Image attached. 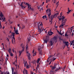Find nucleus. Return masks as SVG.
Instances as JSON below:
<instances>
[{
	"instance_id": "obj_53",
	"label": "nucleus",
	"mask_w": 74,
	"mask_h": 74,
	"mask_svg": "<svg viewBox=\"0 0 74 74\" xmlns=\"http://www.w3.org/2000/svg\"><path fill=\"white\" fill-rule=\"evenodd\" d=\"M40 24L41 25V24H40V23H39L38 24H37V25L38 26V25H39V26H40Z\"/></svg>"
},
{
	"instance_id": "obj_15",
	"label": "nucleus",
	"mask_w": 74,
	"mask_h": 74,
	"mask_svg": "<svg viewBox=\"0 0 74 74\" xmlns=\"http://www.w3.org/2000/svg\"><path fill=\"white\" fill-rule=\"evenodd\" d=\"M15 31L16 34H19V33H18V29H17L16 30H15Z\"/></svg>"
},
{
	"instance_id": "obj_16",
	"label": "nucleus",
	"mask_w": 74,
	"mask_h": 74,
	"mask_svg": "<svg viewBox=\"0 0 74 74\" xmlns=\"http://www.w3.org/2000/svg\"><path fill=\"white\" fill-rule=\"evenodd\" d=\"M24 51H23L22 50L21 51H19V56H20L21 55V54H22V53Z\"/></svg>"
},
{
	"instance_id": "obj_29",
	"label": "nucleus",
	"mask_w": 74,
	"mask_h": 74,
	"mask_svg": "<svg viewBox=\"0 0 74 74\" xmlns=\"http://www.w3.org/2000/svg\"><path fill=\"white\" fill-rule=\"evenodd\" d=\"M22 48H23L22 49V51H24V50H25V47H24V46H23L22 47Z\"/></svg>"
},
{
	"instance_id": "obj_61",
	"label": "nucleus",
	"mask_w": 74,
	"mask_h": 74,
	"mask_svg": "<svg viewBox=\"0 0 74 74\" xmlns=\"http://www.w3.org/2000/svg\"><path fill=\"white\" fill-rule=\"evenodd\" d=\"M38 14V13H35V15H37V14Z\"/></svg>"
},
{
	"instance_id": "obj_44",
	"label": "nucleus",
	"mask_w": 74,
	"mask_h": 74,
	"mask_svg": "<svg viewBox=\"0 0 74 74\" xmlns=\"http://www.w3.org/2000/svg\"><path fill=\"white\" fill-rule=\"evenodd\" d=\"M39 64H38V65H37V68H38V67H39Z\"/></svg>"
},
{
	"instance_id": "obj_24",
	"label": "nucleus",
	"mask_w": 74,
	"mask_h": 74,
	"mask_svg": "<svg viewBox=\"0 0 74 74\" xmlns=\"http://www.w3.org/2000/svg\"><path fill=\"white\" fill-rule=\"evenodd\" d=\"M64 18H65V17H62V22H63V21H64V20H65V19H64Z\"/></svg>"
},
{
	"instance_id": "obj_62",
	"label": "nucleus",
	"mask_w": 74,
	"mask_h": 74,
	"mask_svg": "<svg viewBox=\"0 0 74 74\" xmlns=\"http://www.w3.org/2000/svg\"><path fill=\"white\" fill-rule=\"evenodd\" d=\"M71 10H69L68 11H69V12H71Z\"/></svg>"
},
{
	"instance_id": "obj_34",
	"label": "nucleus",
	"mask_w": 74,
	"mask_h": 74,
	"mask_svg": "<svg viewBox=\"0 0 74 74\" xmlns=\"http://www.w3.org/2000/svg\"><path fill=\"white\" fill-rule=\"evenodd\" d=\"M57 38L56 36H55L53 38V39H54V40H56Z\"/></svg>"
},
{
	"instance_id": "obj_10",
	"label": "nucleus",
	"mask_w": 74,
	"mask_h": 74,
	"mask_svg": "<svg viewBox=\"0 0 74 74\" xmlns=\"http://www.w3.org/2000/svg\"><path fill=\"white\" fill-rule=\"evenodd\" d=\"M62 41L63 42V43H64L65 44H66L67 45V46H69V45H67V44L69 43V42H66L65 41H64V40H62Z\"/></svg>"
},
{
	"instance_id": "obj_12",
	"label": "nucleus",
	"mask_w": 74,
	"mask_h": 74,
	"mask_svg": "<svg viewBox=\"0 0 74 74\" xmlns=\"http://www.w3.org/2000/svg\"><path fill=\"white\" fill-rule=\"evenodd\" d=\"M52 56H49L48 59L47 60V62H48H48H50L51 61V60L49 59V58H51Z\"/></svg>"
},
{
	"instance_id": "obj_26",
	"label": "nucleus",
	"mask_w": 74,
	"mask_h": 74,
	"mask_svg": "<svg viewBox=\"0 0 74 74\" xmlns=\"http://www.w3.org/2000/svg\"><path fill=\"white\" fill-rule=\"evenodd\" d=\"M32 64H35V63H36V61H32Z\"/></svg>"
},
{
	"instance_id": "obj_21",
	"label": "nucleus",
	"mask_w": 74,
	"mask_h": 74,
	"mask_svg": "<svg viewBox=\"0 0 74 74\" xmlns=\"http://www.w3.org/2000/svg\"><path fill=\"white\" fill-rule=\"evenodd\" d=\"M8 51L9 53H11V48H9L8 50Z\"/></svg>"
},
{
	"instance_id": "obj_30",
	"label": "nucleus",
	"mask_w": 74,
	"mask_h": 74,
	"mask_svg": "<svg viewBox=\"0 0 74 74\" xmlns=\"http://www.w3.org/2000/svg\"><path fill=\"white\" fill-rule=\"evenodd\" d=\"M25 26L24 25H23L22 26V29H25Z\"/></svg>"
},
{
	"instance_id": "obj_63",
	"label": "nucleus",
	"mask_w": 74,
	"mask_h": 74,
	"mask_svg": "<svg viewBox=\"0 0 74 74\" xmlns=\"http://www.w3.org/2000/svg\"><path fill=\"white\" fill-rule=\"evenodd\" d=\"M6 56L7 57H8V56H9L8 54H7V55Z\"/></svg>"
},
{
	"instance_id": "obj_5",
	"label": "nucleus",
	"mask_w": 74,
	"mask_h": 74,
	"mask_svg": "<svg viewBox=\"0 0 74 74\" xmlns=\"http://www.w3.org/2000/svg\"><path fill=\"white\" fill-rule=\"evenodd\" d=\"M66 21L67 19H65L64 21H63V22H62V25H60L59 26V27H63V26H64V25H65V23H66Z\"/></svg>"
},
{
	"instance_id": "obj_55",
	"label": "nucleus",
	"mask_w": 74,
	"mask_h": 74,
	"mask_svg": "<svg viewBox=\"0 0 74 74\" xmlns=\"http://www.w3.org/2000/svg\"><path fill=\"white\" fill-rule=\"evenodd\" d=\"M38 61H39V62H40V59L38 58Z\"/></svg>"
},
{
	"instance_id": "obj_13",
	"label": "nucleus",
	"mask_w": 74,
	"mask_h": 74,
	"mask_svg": "<svg viewBox=\"0 0 74 74\" xmlns=\"http://www.w3.org/2000/svg\"><path fill=\"white\" fill-rule=\"evenodd\" d=\"M56 65H54L53 66L52 68H51V69L52 70H53L56 67Z\"/></svg>"
},
{
	"instance_id": "obj_2",
	"label": "nucleus",
	"mask_w": 74,
	"mask_h": 74,
	"mask_svg": "<svg viewBox=\"0 0 74 74\" xmlns=\"http://www.w3.org/2000/svg\"><path fill=\"white\" fill-rule=\"evenodd\" d=\"M0 16L1 17V19H2L3 22H4L5 21V17H4V15L2 13V12H1L0 11Z\"/></svg>"
},
{
	"instance_id": "obj_9",
	"label": "nucleus",
	"mask_w": 74,
	"mask_h": 74,
	"mask_svg": "<svg viewBox=\"0 0 74 74\" xmlns=\"http://www.w3.org/2000/svg\"><path fill=\"white\" fill-rule=\"evenodd\" d=\"M60 69H62V67L59 66L58 68H57L55 70V71H58L59 70H60Z\"/></svg>"
},
{
	"instance_id": "obj_27",
	"label": "nucleus",
	"mask_w": 74,
	"mask_h": 74,
	"mask_svg": "<svg viewBox=\"0 0 74 74\" xmlns=\"http://www.w3.org/2000/svg\"><path fill=\"white\" fill-rule=\"evenodd\" d=\"M27 62L26 61L24 63V67H26V64H27Z\"/></svg>"
},
{
	"instance_id": "obj_22",
	"label": "nucleus",
	"mask_w": 74,
	"mask_h": 74,
	"mask_svg": "<svg viewBox=\"0 0 74 74\" xmlns=\"http://www.w3.org/2000/svg\"><path fill=\"white\" fill-rule=\"evenodd\" d=\"M34 50H33V51H32V53L34 54L33 56H34L36 55V52H35L34 53Z\"/></svg>"
},
{
	"instance_id": "obj_47",
	"label": "nucleus",
	"mask_w": 74,
	"mask_h": 74,
	"mask_svg": "<svg viewBox=\"0 0 74 74\" xmlns=\"http://www.w3.org/2000/svg\"><path fill=\"white\" fill-rule=\"evenodd\" d=\"M21 6L22 8H23V5H21Z\"/></svg>"
},
{
	"instance_id": "obj_1",
	"label": "nucleus",
	"mask_w": 74,
	"mask_h": 74,
	"mask_svg": "<svg viewBox=\"0 0 74 74\" xmlns=\"http://www.w3.org/2000/svg\"><path fill=\"white\" fill-rule=\"evenodd\" d=\"M43 26V24H42V23L41 24H40V26L39 25H38V32H39L41 33V32L42 31V26Z\"/></svg>"
},
{
	"instance_id": "obj_36",
	"label": "nucleus",
	"mask_w": 74,
	"mask_h": 74,
	"mask_svg": "<svg viewBox=\"0 0 74 74\" xmlns=\"http://www.w3.org/2000/svg\"><path fill=\"white\" fill-rule=\"evenodd\" d=\"M10 54V55L11 56H13V54H12V53H9Z\"/></svg>"
},
{
	"instance_id": "obj_59",
	"label": "nucleus",
	"mask_w": 74,
	"mask_h": 74,
	"mask_svg": "<svg viewBox=\"0 0 74 74\" xmlns=\"http://www.w3.org/2000/svg\"><path fill=\"white\" fill-rule=\"evenodd\" d=\"M55 1H56V0H54V3H56V2H55Z\"/></svg>"
},
{
	"instance_id": "obj_14",
	"label": "nucleus",
	"mask_w": 74,
	"mask_h": 74,
	"mask_svg": "<svg viewBox=\"0 0 74 74\" xmlns=\"http://www.w3.org/2000/svg\"><path fill=\"white\" fill-rule=\"evenodd\" d=\"M14 35H15V33H14V32H13V33H12L11 36H13V38H14V40H15V36H14Z\"/></svg>"
},
{
	"instance_id": "obj_35",
	"label": "nucleus",
	"mask_w": 74,
	"mask_h": 74,
	"mask_svg": "<svg viewBox=\"0 0 74 74\" xmlns=\"http://www.w3.org/2000/svg\"><path fill=\"white\" fill-rule=\"evenodd\" d=\"M74 43V40L72 41V43L71 44V45H73V43Z\"/></svg>"
},
{
	"instance_id": "obj_40",
	"label": "nucleus",
	"mask_w": 74,
	"mask_h": 74,
	"mask_svg": "<svg viewBox=\"0 0 74 74\" xmlns=\"http://www.w3.org/2000/svg\"><path fill=\"white\" fill-rule=\"evenodd\" d=\"M65 37H67V36H68V35L67 34V33H65Z\"/></svg>"
},
{
	"instance_id": "obj_28",
	"label": "nucleus",
	"mask_w": 74,
	"mask_h": 74,
	"mask_svg": "<svg viewBox=\"0 0 74 74\" xmlns=\"http://www.w3.org/2000/svg\"><path fill=\"white\" fill-rule=\"evenodd\" d=\"M14 42H15V39L14 40V38H13L12 40V44H13V42H14Z\"/></svg>"
},
{
	"instance_id": "obj_49",
	"label": "nucleus",
	"mask_w": 74,
	"mask_h": 74,
	"mask_svg": "<svg viewBox=\"0 0 74 74\" xmlns=\"http://www.w3.org/2000/svg\"><path fill=\"white\" fill-rule=\"evenodd\" d=\"M55 60H56V58H54L53 60L52 61H54Z\"/></svg>"
},
{
	"instance_id": "obj_42",
	"label": "nucleus",
	"mask_w": 74,
	"mask_h": 74,
	"mask_svg": "<svg viewBox=\"0 0 74 74\" xmlns=\"http://www.w3.org/2000/svg\"><path fill=\"white\" fill-rule=\"evenodd\" d=\"M50 62L49 63V64H51V63L52 62V60H50Z\"/></svg>"
},
{
	"instance_id": "obj_6",
	"label": "nucleus",
	"mask_w": 74,
	"mask_h": 74,
	"mask_svg": "<svg viewBox=\"0 0 74 74\" xmlns=\"http://www.w3.org/2000/svg\"><path fill=\"white\" fill-rule=\"evenodd\" d=\"M26 53H27V56L28 57V60H30V59H31V57L32 56H31V54H30V53H29L28 51Z\"/></svg>"
},
{
	"instance_id": "obj_58",
	"label": "nucleus",
	"mask_w": 74,
	"mask_h": 74,
	"mask_svg": "<svg viewBox=\"0 0 74 74\" xmlns=\"http://www.w3.org/2000/svg\"><path fill=\"white\" fill-rule=\"evenodd\" d=\"M53 67V66L52 65L50 66V67L51 68V69H52V68Z\"/></svg>"
},
{
	"instance_id": "obj_46",
	"label": "nucleus",
	"mask_w": 74,
	"mask_h": 74,
	"mask_svg": "<svg viewBox=\"0 0 74 74\" xmlns=\"http://www.w3.org/2000/svg\"><path fill=\"white\" fill-rule=\"evenodd\" d=\"M49 34V36H52V34Z\"/></svg>"
},
{
	"instance_id": "obj_52",
	"label": "nucleus",
	"mask_w": 74,
	"mask_h": 74,
	"mask_svg": "<svg viewBox=\"0 0 74 74\" xmlns=\"http://www.w3.org/2000/svg\"><path fill=\"white\" fill-rule=\"evenodd\" d=\"M2 28V25H0V29H1Z\"/></svg>"
},
{
	"instance_id": "obj_51",
	"label": "nucleus",
	"mask_w": 74,
	"mask_h": 74,
	"mask_svg": "<svg viewBox=\"0 0 74 74\" xmlns=\"http://www.w3.org/2000/svg\"><path fill=\"white\" fill-rule=\"evenodd\" d=\"M44 30V28H42V31L41 32H42V31H43V30Z\"/></svg>"
},
{
	"instance_id": "obj_41",
	"label": "nucleus",
	"mask_w": 74,
	"mask_h": 74,
	"mask_svg": "<svg viewBox=\"0 0 74 74\" xmlns=\"http://www.w3.org/2000/svg\"><path fill=\"white\" fill-rule=\"evenodd\" d=\"M73 26L71 28V29H70V30H71L72 31V30L73 29Z\"/></svg>"
},
{
	"instance_id": "obj_3",
	"label": "nucleus",
	"mask_w": 74,
	"mask_h": 74,
	"mask_svg": "<svg viewBox=\"0 0 74 74\" xmlns=\"http://www.w3.org/2000/svg\"><path fill=\"white\" fill-rule=\"evenodd\" d=\"M38 51L39 52V55H42V49H41L40 47H38Z\"/></svg>"
},
{
	"instance_id": "obj_8",
	"label": "nucleus",
	"mask_w": 74,
	"mask_h": 74,
	"mask_svg": "<svg viewBox=\"0 0 74 74\" xmlns=\"http://www.w3.org/2000/svg\"><path fill=\"white\" fill-rule=\"evenodd\" d=\"M14 68H12V74H18L17 72H14Z\"/></svg>"
},
{
	"instance_id": "obj_43",
	"label": "nucleus",
	"mask_w": 74,
	"mask_h": 74,
	"mask_svg": "<svg viewBox=\"0 0 74 74\" xmlns=\"http://www.w3.org/2000/svg\"><path fill=\"white\" fill-rule=\"evenodd\" d=\"M62 13H61L60 14V17H62Z\"/></svg>"
},
{
	"instance_id": "obj_25",
	"label": "nucleus",
	"mask_w": 74,
	"mask_h": 74,
	"mask_svg": "<svg viewBox=\"0 0 74 74\" xmlns=\"http://www.w3.org/2000/svg\"><path fill=\"white\" fill-rule=\"evenodd\" d=\"M30 68V66L29 65H27V64L26 69H29Z\"/></svg>"
},
{
	"instance_id": "obj_54",
	"label": "nucleus",
	"mask_w": 74,
	"mask_h": 74,
	"mask_svg": "<svg viewBox=\"0 0 74 74\" xmlns=\"http://www.w3.org/2000/svg\"><path fill=\"white\" fill-rule=\"evenodd\" d=\"M63 34H64V32H63V33L62 34H61V33H60V35H63Z\"/></svg>"
},
{
	"instance_id": "obj_17",
	"label": "nucleus",
	"mask_w": 74,
	"mask_h": 74,
	"mask_svg": "<svg viewBox=\"0 0 74 74\" xmlns=\"http://www.w3.org/2000/svg\"><path fill=\"white\" fill-rule=\"evenodd\" d=\"M49 42L50 43V46H52V44H53V42H52V41L51 40Z\"/></svg>"
},
{
	"instance_id": "obj_37",
	"label": "nucleus",
	"mask_w": 74,
	"mask_h": 74,
	"mask_svg": "<svg viewBox=\"0 0 74 74\" xmlns=\"http://www.w3.org/2000/svg\"><path fill=\"white\" fill-rule=\"evenodd\" d=\"M57 15H59V13H57L56 14H54V16H57Z\"/></svg>"
},
{
	"instance_id": "obj_57",
	"label": "nucleus",
	"mask_w": 74,
	"mask_h": 74,
	"mask_svg": "<svg viewBox=\"0 0 74 74\" xmlns=\"http://www.w3.org/2000/svg\"><path fill=\"white\" fill-rule=\"evenodd\" d=\"M69 10H70V9L69 8H68V11H69Z\"/></svg>"
},
{
	"instance_id": "obj_18",
	"label": "nucleus",
	"mask_w": 74,
	"mask_h": 74,
	"mask_svg": "<svg viewBox=\"0 0 74 74\" xmlns=\"http://www.w3.org/2000/svg\"><path fill=\"white\" fill-rule=\"evenodd\" d=\"M28 11H29V10H31L32 8H31L30 5H29L28 6Z\"/></svg>"
},
{
	"instance_id": "obj_19",
	"label": "nucleus",
	"mask_w": 74,
	"mask_h": 74,
	"mask_svg": "<svg viewBox=\"0 0 74 74\" xmlns=\"http://www.w3.org/2000/svg\"><path fill=\"white\" fill-rule=\"evenodd\" d=\"M27 40L29 42L30 41V36L28 37L27 38Z\"/></svg>"
},
{
	"instance_id": "obj_64",
	"label": "nucleus",
	"mask_w": 74,
	"mask_h": 74,
	"mask_svg": "<svg viewBox=\"0 0 74 74\" xmlns=\"http://www.w3.org/2000/svg\"><path fill=\"white\" fill-rule=\"evenodd\" d=\"M7 74H10V72H8L7 73Z\"/></svg>"
},
{
	"instance_id": "obj_60",
	"label": "nucleus",
	"mask_w": 74,
	"mask_h": 74,
	"mask_svg": "<svg viewBox=\"0 0 74 74\" xmlns=\"http://www.w3.org/2000/svg\"><path fill=\"white\" fill-rule=\"evenodd\" d=\"M37 63H39V61L37 60Z\"/></svg>"
},
{
	"instance_id": "obj_11",
	"label": "nucleus",
	"mask_w": 74,
	"mask_h": 74,
	"mask_svg": "<svg viewBox=\"0 0 74 74\" xmlns=\"http://www.w3.org/2000/svg\"><path fill=\"white\" fill-rule=\"evenodd\" d=\"M48 39L46 38L45 40H44V44H45V43H46V44H47V42H48Z\"/></svg>"
},
{
	"instance_id": "obj_33",
	"label": "nucleus",
	"mask_w": 74,
	"mask_h": 74,
	"mask_svg": "<svg viewBox=\"0 0 74 74\" xmlns=\"http://www.w3.org/2000/svg\"><path fill=\"white\" fill-rule=\"evenodd\" d=\"M25 73L26 74H28L27 70H25Z\"/></svg>"
},
{
	"instance_id": "obj_4",
	"label": "nucleus",
	"mask_w": 74,
	"mask_h": 74,
	"mask_svg": "<svg viewBox=\"0 0 74 74\" xmlns=\"http://www.w3.org/2000/svg\"><path fill=\"white\" fill-rule=\"evenodd\" d=\"M46 12H48V13L47 14V15H48V17L49 19L50 18V15H51V10L49 9H48L47 10H46Z\"/></svg>"
},
{
	"instance_id": "obj_45",
	"label": "nucleus",
	"mask_w": 74,
	"mask_h": 74,
	"mask_svg": "<svg viewBox=\"0 0 74 74\" xmlns=\"http://www.w3.org/2000/svg\"><path fill=\"white\" fill-rule=\"evenodd\" d=\"M56 5H59V1H58L56 3Z\"/></svg>"
},
{
	"instance_id": "obj_50",
	"label": "nucleus",
	"mask_w": 74,
	"mask_h": 74,
	"mask_svg": "<svg viewBox=\"0 0 74 74\" xmlns=\"http://www.w3.org/2000/svg\"><path fill=\"white\" fill-rule=\"evenodd\" d=\"M43 11V8H41L40 10V11Z\"/></svg>"
},
{
	"instance_id": "obj_32",
	"label": "nucleus",
	"mask_w": 74,
	"mask_h": 74,
	"mask_svg": "<svg viewBox=\"0 0 74 74\" xmlns=\"http://www.w3.org/2000/svg\"><path fill=\"white\" fill-rule=\"evenodd\" d=\"M51 33H52V32H51V31H49L48 32V34H51Z\"/></svg>"
},
{
	"instance_id": "obj_23",
	"label": "nucleus",
	"mask_w": 74,
	"mask_h": 74,
	"mask_svg": "<svg viewBox=\"0 0 74 74\" xmlns=\"http://www.w3.org/2000/svg\"><path fill=\"white\" fill-rule=\"evenodd\" d=\"M47 17L46 15H45L42 17V18H43V19H45V18H47Z\"/></svg>"
},
{
	"instance_id": "obj_20",
	"label": "nucleus",
	"mask_w": 74,
	"mask_h": 74,
	"mask_svg": "<svg viewBox=\"0 0 74 74\" xmlns=\"http://www.w3.org/2000/svg\"><path fill=\"white\" fill-rule=\"evenodd\" d=\"M27 51L28 52H29V50L28 49V47H27V46H26V53H27Z\"/></svg>"
},
{
	"instance_id": "obj_7",
	"label": "nucleus",
	"mask_w": 74,
	"mask_h": 74,
	"mask_svg": "<svg viewBox=\"0 0 74 74\" xmlns=\"http://www.w3.org/2000/svg\"><path fill=\"white\" fill-rule=\"evenodd\" d=\"M53 18H54V16L52 15H51L50 17L51 20L49 21L51 23H50L51 25V24H52V20H53Z\"/></svg>"
},
{
	"instance_id": "obj_56",
	"label": "nucleus",
	"mask_w": 74,
	"mask_h": 74,
	"mask_svg": "<svg viewBox=\"0 0 74 74\" xmlns=\"http://www.w3.org/2000/svg\"><path fill=\"white\" fill-rule=\"evenodd\" d=\"M44 3H45L44 2H43L42 3V5H44Z\"/></svg>"
},
{
	"instance_id": "obj_31",
	"label": "nucleus",
	"mask_w": 74,
	"mask_h": 74,
	"mask_svg": "<svg viewBox=\"0 0 74 74\" xmlns=\"http://www.w3.org/2000/svg\"><path fill=\"white\" fill-rule=\"evenodd\" d=\"M24 3L25 4H26V5H27L28 6H29V5H30L29 4H28L27 3Z\"/></svg>"
},
{
	"instance_id": "obj_38",
	"label": "nucleus",
	"mask_w": 74,
	"mask_h": 74,
	"mask_svg": "<svg viewBox=\"0 0 74 74\" xmlns=\"http://www.w3.org/2000/svg\"><path fill=\"white\" fill-rule=\"evenodd\" d=\"M58 19H59L60 21H61V20L62 19V18H59V17H58Z\"/></svg>"
},
{
	"instance_id": "obj_39",
	"label": "nucleus",
	"mask_w": 74,
	"mask_h": 74,
	"mask_svg": "<svg viewBox=\"0 0 74 74\" xmlns=\"http://www.w3.org/2000/svg\"><path fill=\"white\" fill-rule=\"evenodd\" d=\"M64 69H65V67L62 68V70H63V71L64 72Z\"/></svg>"
},
{
	"instance_id": "obj_48",
	"label": "nucleus",
	"mask_w": 74,
	"mask_h": 74,
	"mask_svg": "<svg viewBox=\"0 0 74 74\" xmlns=\"http://www.w3.org/2000/svg\"><path fill=\"white\" fill-rule=\"evenodd\" d=\"M59 39H60V40H62V41H63V40H64L63 39H61V38H60Z\"/></svg>"
}]
</instances>
